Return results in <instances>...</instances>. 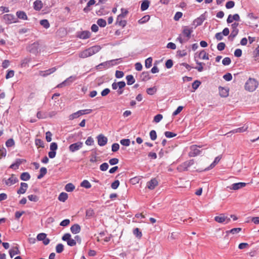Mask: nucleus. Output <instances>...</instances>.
<instances>
[{"label":"nucleus","instance_id":"f257e3e1","mask_svg":"<svg viewBox=\"0 0 259 259\" xmlns=\"http://www.w3.org/2000/svg\"><path fill=\"white\" fill-rule=\"evenodd\" d=\"M258 85L257 81L254 78H249L245 84V89L252 92L256 90Z\"/></svg>","mask_w":259,"mask_h":259},{"label":"nucleus","instance_id":"f03ea898","mask_svg":"<svg viewBox=\"0 0 259 259\" xmlns=\"http://www.w3.org/2000/svg\"><path fill=\"white\" fill-rule=\"evenodd\" d=\"M92 112V109L80 110L77 111L76 112H74V113L70 114L69 116V120H73L74 119L77 118L82 115L88 114L91 113Z\"/></svg>","mask_w":259,"mask_h":259},{"label":"nucleus","instance_id":"7ed1b4c3","mask_svg":"<svg viewBox=\"0 0 259 259\" xmlns=\"http://www.w3.org/2000/svg\"><path fill=\"white\" fill-rule=\"evenodd\" d=\"M239 26V23L237 22H234L231 25V32L230 35L228 37V38L233 41L234 38L237 35L239 32V29L238 27Z\"/></svg>","mask_w":259,"mask_h":259},{"label":"nucleus","instance_id":"20e7f679","mask_svg":"<svg viewBox=\"0 0 259 259\" xmlns=\"http://www.w3.org/2000/svg\"><path fill=\"white\" fill-rule=\"evenodd\" d=\"M194 163V161L193 159L186 161L178 166V170L181 172L187 170L188 168L193 165Z\"/></svg>","mask_w":259,"mask_h":259},{"label":"nucleus","instance_id":"39448f33","mask_svg":"<svg viewBox=\"0 0 259 259\" xmlns=\"http://www.w3.org/2000/svg\"><path fill=\"white\" fill-rule=\"evenodd\" d=\"M3 17V20L7 24L16 23L18 22L17 18L12 14H5Z\"/></svg>","mask_w":259,"mask_h":259},{"label":"nucleus","instance_id":"423d86ee","mask_svg":"<svg viewBox=\"0 0 259 259\" xmlns=\"http://www.w3.org/2000/svg\"><path fill=\"white\" fill-rule=\"evenodd\" d=\"M120 60H121L120 58L107 61L100 63L97 66V67L99 69H107L109 68L110 66L115 65V64H113V62L118 61Z\"/></svg>","mask_w":259,"mask_h":259},{"label":"nucleus","instance_id":"0eeeda50","mask_svg":"<svg viewBox=\"0 0 259 259\" xmlns=\"http://www.w3.org/2000/svg\"><path fill=\"white\" fill-rule=\"evenodd\" d=\"M214 220L218 223H225V224L229 223L231 221L230 218L225 216L224 214H221L220 215L215 217Z\"/></svg>","mask_w":259,"mask_h":259},{"label":"nucleus","instance_id":"6e6552de","mask_svg":"<svg viewBox=\"0 0 259 259\" xmlns=\"http://www.w3.org/2000/svg\"><path fill=\"white\" fill-rule=\"evenodd\" d=\"M193 32V28L189 26H184L183 27L182 32L179 35H182L183 37L190 38L191 34Z\"/></svg>","mask_w":259,"mask_h":259},{"label":"nucleus","instance_id":"1a4fd4ad","mask_svg":"<svg viewBox=\"0 0 259 259\" xmlns=\"http://www.w3.org/2000/svg\"><path fill=\"white\" fill-rule=\"evenodd\" d=\"M83 146V143L81 142H77L76 143L71 144L69 146V150L71 152H74Z\"/></svg>","mask_w":259,"mask_h":259},{"label":"nucleus","instance_id":"9d476101","mask_svg":"<svg viewBox=\"0 0 259 259\" xmlns=\"http://www.w3.org/2000/svg\"><path fill=\"white\" fill-rule=\"evenodd\" d=\"M77 79V77L76 76H70L68 78H67L66 79H65L64 81H63L62 83L59 84L57 87V88H62L64 85H67L70 84L72 82H73L74 81H75Z\"/></svg>","mask_w":259,"mask_h":259},{"label":"nucleus","instance_id":"9b49d317","mask_svg":"<svg viewBox=\"0 0 259 259\" xmlns=\"http://www.w3.org/2000/svg\"><path fill=\"white\" fill-rule=\"evenodd\" d=\"M246 186V183L243 182H239L234 183L231 186L227 187V188L230 190H238L242 188H243Z\"/></svg>","mask_w":259,"mask_h":259},{"label":"nucleus","instance_id":"f8f14e48","mask_svg":"<svg viewBox=\"0 0 259 259\" xmlns=\"http://www.w3.org/2000/svg\"><path fill=\"white\" fill-rule=\"evenodd\" d=\"M201 154V151L199 148L197 147L196 145L191 146L190 151L189 152V156L194 157Z\"/></svg>","mask_w":259,"mask_h":259},{"label":"nucleus","instance_id":"ddd939ff","mask_svg":"<svg viewBox=\"0 0 259 259\" xmlns=\"http://www.w3.org/2000/svg\"><path fill=\"white\" fill-rule=\"evenodd\" d=\"M39 45L37 42H34L29 45L27 48L28 51L31 53L36 54L38 53Z\"/></svg>","mask_w":259,"mask_h":259},{"label":"nucleus","instance_id":"4468645a","mask_svg":"<svg viewBox=\"0 0 259 259\" xmlns=\"http://www.w3.org/2000/svg\"><path fill=\"white\" fill-rule=\"evenodd\" d=\"M18 182V178L15 176V175L12 174L8 179L5 181V184L6 185L10 186L15 184Z\"/></svg>","mask_w":259,"mask_h":259},{"label":"nucleus","instance_id":"2eb2a0df","mask_svg":"<svg viewBox=\"0 0 259 259\" xmlns=\"http://www.w3.org/2000/svg\"><path fill=\"white\" fill-rule=\"evenodd\" d=\"M97 139L98 144L100 146H105L107 144L108 141L107 138L102 134L99 135L97 137Z\"/></svg>","mask_w":259,"mask_h":259},{"label":"nucleus","instance_id":"dca6fc26","mask_svg":"<svg viewBox=\"0 0 259 259\" xmlns=\"http://www.w3.org/2000/svg\"><path fill=\"white\" fill-rule=\"evenodd\" d=\"M101 48L99 46H94L87 49L90 57L97 53Z\"/></svg>","mask_w":259,"mask_h":259},{"label":"nucleus","instance_id":"f3484780","mask_svg":"<svg viewBox=\"0 0 259 259\" xmlns=\"http://www.w3.org/2000/svg\"><path fill=\"white\" fill-rule=\"evenodd\" d=\"M25 162H26V160L24 159H17L15 162L10 166V168L17 169L19 168V165Z\"/></svg>","mask_w":259,"mask_h":259},{"label":"nucleus","instance_id":"a211bd4d","mask_svg":"<svg viewBox=\"0 0 259 259\" xmlns=\"http://www.w3.org/2000/svg\"><path fill=\"white\" fill-rule=\"evenodd\" d=\"M158 181L155 178L152 179L147 183V187L150 190H153L157 185Z\"/></svg>","mask_w":259,"mask_h":259},{"label":"nucleus","instance_id":"6ab92c4d","mask_svg":"<svg viewBox=\"0 0 259 259\" xmlns=\"http://www.w3.org/2000/svg\"><path fill=\"white\" fill-rule=\"evenodd\" d=\"M91 36V32L89 31H82L80 32H78L77 37L80 39H87L90 38Z\"/></svg>","mask_w":259,"mask_h":259},{"label":"nucleus","instance_id":"aec40b11","mask_svg":"<svg viewBox=\"0 0 259 259\" xmlns=\"http://www.w3.org/2000/svg\"><path fill=\"white\" fill-rule=\"evenodd\" d=\"M9 253L10 257L12 258L14 255L20 254V251L19 250L18 246H16L10 249L9 251Z\"/></svg>","mask_w":259,"mask_h":259},{"label":"nucleus","instance_id":"412c9836","mask_svg":"<svg viewBox=\"0 0 259 259\" xmlns=\"http://www.w3.org/2000/svg\"><path fill=\"white\" fill-rule=\"evenodd\" d=\"M248 128V126L247 124H244L243 126L233 130L232 131H230L229 133H243L247 131V130Z\"/></svg>","mask_w":259,"mask_h":259},{"label":"nucleus","instance_id":"4be33fe9","mask_svg":"<svg viewBox=\"0 0 259 259\" xmlns=\"http://www.w3.org/2000/svg\"><path fill=\"white\" fill-rule=\"evenodd\" d=\"M28 188V184L26 183H21L20 188L18 190L17 193L19 194H24Z\"/></svg>","mask_w":259,"mask_h":259},{"label":"nucleus","instance_id":"5701e85b","mask_svg":"<svg viewBox=\"0 0 259 259\" xmlns=\"http://www.w3.org/2000/svg\"><path fill=\"white\" fill-rule=\"evenodd\" d=\"M116 24L123 28L126 25V21L124 18L119 17V16L118 15L116 20Z\"/></svg>","mask_w":259,"mask_h":259},{"label":"nucleus","instance_id":"b1692460","mask_svg":"<svg viewBox=\"0 0 259 259\" xmlns=\"http://www.w3.org/2000/svg\"><path fill=\"white\" fill-rule=\"evenodd\" d=\"M16 16L17 17V19L19 18L24 20H27L28 19L26 13L22 11H17L16 12Z\"/></svg>","mask_w":259,"mask_h":259},{"label":"nucleus","instance_id":"393cba45","mask_svg":"<svg viewBox=\"0 0 259 259\" xmlns=\"http://www.w3.org/2000/svg\"><path fill=\"white\" fill-rule=\"evenodd\" d=\"M81 230L80 227L78 224H74L70 228L71 232L74 234H76L80 232Z\"/></svg>","mask_w":259,"mask_h":259},{"label":"nucleus","instance_id":"a878e982","mask_svg":"<svg viewBox=\"0 0 259 259\" xmlns=\"http://www.w3.org/2000/svg\"><path fill=\"white\" fill-rule=\"evenodd\" d=\"M42 5L41 1L36 0L33 3V8L36 11H39L42 8Z\"/></svg>","mask_w":259,"mask_h":259},{"label":"nucleus","instance_id":"bb28decb","mask_svg":"<svg viewBox=\"0 0 259 259\" xmlns=\"http://www.w3.org/2000/svg\"><path fill=\"white\" fill-rule=\"evenodd\" d=\"M150 5V2L148 0H144L141 5V10L144 11L148 9Z\"/></svg>","mask_w":259,"mask_h":259},{"label":"nucleus","instance_id":"cd10ccee","mask_svg":"<svg viewBox=\"0 0 259 259\" xmlns=\"http://www.w3.org/2000/svg\"><path fill=\"white\" fill-rule=\"evenodd\" d=\"M30 179V176L27 172H22L20 175V179L24 181H28Z\"/></svg>","mask_w":259,"mask_h":259},{"label":"nucleus","instance_id":"c85d7f7f","mask_svg":"<svg viewBox=\"0 0 259 259\" xmlns=\"http://www.w3.org/2000/svg\"><path fill=\"white\" fill-rule=\"evenodd\" d=\"M39 172V174L37 176L38 179H40L44 177L47 172V169L46 167H42L40 168Z\"/></svg>","mask_w":259,"mask_h":259},{"label":"nucleus","instance_id":"c756f323","mask_svg":"<svg viewBox=\"0 0 259 259\" xmlns=\"http://www.w3.org/2000/svg\"><path fill=\"white\" fill-rule=\"evenodd\" d=\"M68 198V195L65 192H62L60 194L58 197L59 201L62 202H65Z\"/></svg>","mask_w":259,"mask_h":259},{"label":"nucleus","instance_id":"7c9ffc66","mask_svg":"<svg viewBox=\"0 0 259 259\" xmlns=\"http://www.w3.org/2000/svg\"><path fill=\"white\" fill-rule=\"evenodd\" d=\"M199 57L202 60H209L208 54L204 50L201 51L199 54Z\"/></svg>","mask_w":259,"mask_h":259},{"label":"nucleus","instance_id":"2f4dec72","mask_svg":"<svg viewBox=\"0 0 259 259\" xmlns=\"http://www.w3.org/2000/svg\"><path fill=\"white\" fill-rule=\"evenodd\" d=\"M127 80V84L128 85H132L135 82V79L132 75H128L126 76Z\"/></svg>","mask_w":259,"mask_h":259},{"label":"nucleus","instance_id":"473e14b6","mask_svg":"<svg viewBox=\"0 0 259 259\" xmlns=\"http://www.w3.org/2000/svg\"><path fill=\"white\" fill-rule=\"evenodd\" d=\"M75 189V186L72 183H68L66 185L65 190L68 192L73 191Z\"/></svg>","mask_w":259,"mask_h":259},{"label":"nucleus","instance_id":"72a5a7b5","mask_svg":"<svg viewBox=\"0 0 259 259\" xmlns=\"http://www.w3.org/2000/svg\"><path fill=\"white\" fill-rule=\"evenodd\" d=\"M80 186L87 189H89L92 187V185L88 180H84L81 183Z\"/></svg>","mask_w":259,"mask_h":259},{"label":"nucleus","instance_id":"f704fd0d","mask_svg":"<svg viewBox=\"0 0 259 259\" xmlns=\"http://www.w3.org/2000/svg\"><path fill=\"white\" fill-rule=\"evenodd\" d=\"M40 24L42 26L46 29H48L50 27V23L48 20L43 19L40 21Z\"/></svg>","mask_w":259,"mask_h":259},{"label":"nucleus","instance_id":"c9c22d12","mask_svg":"<svg viewBox=\"0 0 259 259\" xmlns=\"http://www.w3.org/2000/svg\"><path fill=\"white\" fill-rule=\"evenodd\" d=\"M157 91V89L155 87L152 88H148L146 90V92L148 95H153L155 94Z\"/></svg>","mask_w":259,"mask_h":259},{"label":"nucleus","instance_id":"e433bc0d","mask_svg":"<svg viewBox=\"0 0 259 259\" xmlns=\"http://www.w3.org/2000/svg\"><path fill=\"white\" fill-rule=\"evenodd\" d=\"M120 11H121V13L119 15H118V16H119V17H122L123 18H124L125 17H126V16H127V15L128 13V11L127 10V9H124V8H121Z\"/></svg>","mask_w":259,"mask_h":259},{"label":"nucleus","instance_id":"4c0bfd02","mask_svg":"<svg viewBox=\"0 0 259 259\" xmlns=\"http://www.w3.org/2000/svg\"><path fill=\"white\" fill-rule=\"evenodd\" d=\"M190 38L183 37L182 35H179L177 38V40H178L181 44L185 43L189 40Z\"/></svg>","mask_w":259,"mask_h":259},{"label":"nucleus","instance_id":"58836bf2","mask_svg":"<svg viewBox=\"0 0 259 259\" xmlns=\"http://www.w3.org/2000/svg\"><path fill=\"white\" fill-rule=\"evenodd\" d=\"M195 61L196 62V63L198 65V67H195V68L196 69H197L198 70V72H202L203 70V67L202 66V64L203 63H201V62H200L199 61H198L196 59V57H195Z\"/></svg>","mask_w":259,"mask_h":259},{"label":"nucleus","instance_id":"ea45409f","mask_svg":"<svg viewBox=\"0 0 259 259\" xmlns=\"http://www.w3.org/2000/svg\"><path fill=\"white\" fill-rule=\"evenodd\" d=\"M149 19L150 16L149 15H145L138 21V23L141 24H144L148 21Z\"/></svg>","mask_w":259,"mask_h":259},{"label":"nucleus","instance_id":"a19ab883","mask_svg":"<svg viewBox=\"0 0 259 259\" xmlns=\"http://www.w3.org/2000/svg\"><path fill=\"white\" fill-rule=\"evenodd\" d=\"M79 57L81 58H85L90 57L87 49L80 52L79 54Z\"/></svg>","mask_w":259,"mask_h":259},{"label":"nucleus","instance_id":"79ce46f5","mask_svg":"<svg viewBox=\"0 0 259 259\" xmlns=\"http://www.w3.org/2000/svg\"><path fill=\"white\" fill-rule=\"evenodd\" d=\"M64 250V245L62 243L58 244L56 246V251L57 253H60Z\"/></svg>","mask_w":259,"mask_h":259},{"label":"nucleus","instance_id":"37998d69","mask_svg":"<svg viewBox=\"0 0 259 259\" xmlns=\"http://www.w3.org/2000/svg\"><path fill=\"white\" fill-rule=\"evenodd\" d=\"M97 24L101 27H104L106 25V21L103 19H99L97 22Z\"/></svg>","mask_w":259,"mask_h":259},{"label":"nucleus","instance_id":"c03bdc74","mask_svg":"<svg viewBox=\"0 0 259 259\" xmlns=\"http://www.w3.org/2000/svg\"><path fill=\"white\" fill-rule=\"evenodd\" d=\"M152 63V58L151 57H149L145 60V67L147 68H149L151 67Z\"/></svg>","mask_w":259,"mask_h":259},{"label":"nucleus","instance_id":"a18cd8bd","mask_svg":"<svg viewBox=\"0 0 259 259\" xmlns=\"http://www.w3.org/2000/svg\"><path fill=\"white\" fill-rule=\"evenodd\" d=\"M241 228H233L229 231H227L226 232L227 233H232L233 234H235L238 233L240 231H241Z\"/></svg>","mask_w":259,"mask_h":259},{"label":"nucleus","instance_id":"49530a36","mask_svg":"<svg viewBox=\"0 0 259 259\" xmlns=\"http://www.w3.org/2000/svg\"><path fill=\"white\" fill-rule=\"evenodd\" d=\"M149 135H150V139L152 141L155 140L157 138V134H156V132L155 130L151 131L150 132Z\"/></svg>","mask_w":259,"mask_h":259},{"label":"nucleus","instance_id":"de8ad7c7","mask_svg":"<svg viewBox=\"0 0 259 259\" xmlns=\"http://www.w3.org/2000/svg\"><path fill=\"white\" fill-rule=\"evenodd\" d=\"M134 234L138 238H141L142 236V232L140 231L139 228H135L133 231Z\"/></svg>","mask_w":259,"mask_h":259},{"label":"nucleus","instance_id":"09e8293b","mask_svg":"<svg viewBox=\"0 0 259 259\" xmlns=\"http://www.w3.org/2000/svg\"><path fill=\"white\" fill-rule=\"evenodd\" d=\"M162 118H163V116L162 114H157L156 115H155L154 116L153 121L156 123H158L162 120Z\"/></svg>","mask_w":259,"mask_h":259},{"label":"nucleus","instance_id":"8fccbe9b","mask_svg":"<svg viewBox=\"0 0 259 259\" xmlns=\"http://www.w3.org/2000/svg\"><path fill=\"white\" fill-rule=\"evenodd\" d=\"M15 144L14 141L13 139H9L6 142V146L7 147H11Z\"/></svg>","mask_w":259,"mask_h":259},{"label":"nucleus","instance_id":"3c124183","mask_svg":"<svg viewBox=\"0 0 259 259\" xmlns=\"http://www.w3.org/2000/svg\"><path fill=\"white\" fill-rule=\"evenodd\" d=\"M120 144L125 146H128L130 144V140L128 139H124L120 140Z\"/></svg>","mask_w":259,"mask_h":259},{"label":"nucleus","instance_id":"603ef678","mask_svg":"<svg viewBox=\"0 0 259 259\" xmlns=\"http://www.w3.org/2000/svg\"><path fill=\"white\" fill-rule=\"evenodd\" d=\"M109 167V165L107 163L104 162L100 165V169L101 171H106L108 169Z\"/></svg>","mask_w":259,"mask_h":259},{"label":"nucleus","instance_id":"864d4df0","mask_svg":"<svg viewBox=\"0 0 259 259\" xmlns=\"http://www.w3.org/2000/svg\"><path fill=\"white\" fill-rule=\"evenodd\" d=\"M35 144L36 146H39L40 147H44V143L43 141H42L41 139H36L35 141Z\"/></svg>","mask_w":259,"mask_h":259},{"label":"nucleus","instance_id":"5fc2aeb1","mask_svg":"<svg viewBox=\"0 0 259 259\" xmlns=\"http://www.w3.org/2000/svg\"><path fill=\"white\" fill-rule=\"evenodd\" d=\"M164 135L166 138H171L176 137L177 134L171 132L166 131L164 133Z\"/></svg>","mask_w":259,"mask_h":259},{"label":"nucleus","instance_id":"6e6d98bb","mask_svg":"<svg viewBox=\"0 0 259 259\" xmlns=\"http://www.w3.org/2000/svg\"><path fill=\"white\" fill-rule=\"evenodd\" d=\"M47 237V234L44 233H41L37 235V239L38 241H42Z\"/></svg>","mask_w":259,"mask_h":259},{"label":"nucleus","instance_id":"4d7b16f0","mask_svg":"<svg viewBox=\"0 0 259 259\" xmlns=\"http://www.w3.org/2000/svg\"><path fill=\"white\" fill-rule=\"evenodd\" d=\"M28 199L31 201L37 202L38 200V197L35 195H30L28 196Z\"/></svg>","mask_w":259,"mask_h":259},{"label":"nucleus","instance_id":"13d9d810","mask_svg":"<svg viewBox=\"0 0 259 259\" xmlns=\"http://www.w3.org/2000/svg\"><path fill=\"white\" fill-rule=\"evenodd\" d=\"M223 77L225 80L229 81L232 80V75L230 73H227L223 75Z\"/></svg>","mask_w":259,"mask_h":259},{"label":"nucleus","instance_id":"bf43d9fd","mask_svg":"<svg viewBox=\"0 0 259 259\" xmlns=\"http://www.w3.org/2000/svg\"><path fill=\"white\" fill-rule=\"evenodd\" d=\"M200 84H201V82L199 80H196L193 82L192 85V88L194 90H196V89H197L198 88V87H199Z\"/></svg>","mask_w":259,"mask_h":259},{"label":"nucleus","instance_id":"052dcab7","mask_svg":"<svg viewBox=\"0 0 259 259\" xmlns=\"http://www.w3.org/2000/svg\"><path fill=\"white\" fill-rule=\"evenodd\" d=\"M225 47H226L225 44L224 42H221L218 44L217 49L220 51H222L225 49Z\"/></svg>","mask_w":259,"mask_h":259},{"label":"nucleus","instance_id":"680f3d73","mask_svg":"<svg viewBox=\"0 0 259 259\" xmlns=\"http://www.w3.org/2000/svg\"><path fill=\"white\" fill-rule=\"evenodd\" d=\"M231 62V59L229 57H225L222 61L224 65H229Z\"/></svg>","mask_w":259,"mask_h":259},{"label":"nucleus","instance_id":"e2e57ef3","mask_svg":"<svg viewBox=\"0 0 259 259\" xmlns=\"http://www.w3.org/2000/svg\"><path fill=\"white\" fill-rule=\"evenodd\" d=\"M14 75V71L12 70H8V72L6 75V78L9 79L10 78H12Z\"/></svg>","mask_w":259,"mask_h":259},{"label":"nucleus","instance_id":"0e129e2a","mask_svg":"<svg viewBox=\"0 0 259 259\" xmlns=\"http://www.w3.org/2000/svg\"><path fill=\"white\" fill-rule=\"evenodd\" d=\"M235 3L233 1H230L226 4V7L227 9H231L234 7Z\"/></svg>","mask_w":259,"mask_h":259},{"label":"nucleus","instance_id":"69168bd1","mask_svg":"<svg viewBox=\"0 0 259 259\" xmlns=\"http://www.w3.org/2000/svg\"><path fill=\"white\" fill-rule=\"evenodd\" d=\"M94 142V141L93 139L91 137H89L85 141V143L87 145L91 146L93 144Z\"/></svg>","mask_w":259,"mask_h":259},{"label":"nucleus","instance_id":"338daca9","mask_svg":"<svg viewBox=\"0 0 259 259\" xmlns=\"http://www.w3.org/2000/svg\"><path fill=\"white\" fill-rule=\"evenodd\" d=\"M119 185V181L118 180H115L114 182L111 184V187L113 189H116Z\"/></svg>","mask_w":259,"mask_h":259},{"label":"nucleus","instance_id":"774afa93","mask_svg":"<svg viewBox=\"0 0 259 259\" xmlns=\"http://www.w3.org/2000/svg\"><path fill=\"white\" fill-rule=\"evenodd\" d=\"M70 239H71V235L69 233L65 234L62 237V239L63 241H67V242L68 241V240H69Z\"/></svg>","mask_w":259,"mask_h":259}]
</instances>
